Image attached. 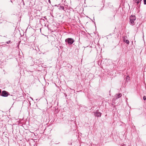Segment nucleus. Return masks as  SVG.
I'll list each match as a JSON object with an SVG mask.
<instances>
[{
  "label": "nucleus",
  "mask_w": 146,
  "mask_h": 146,
  "mask_svg": "<svg viewBox=\"0 0 146 146\" xmlns=\"http://www.w3.org/2000/svg\"><path fill=\"white\" fill-rule=\"evenodd\" d=\"M130 22L131 24L133 25L134 24V21L136 20V17L134 15H131L130 17Z\"/></svg>",
  "instance_id": "nucleus-1"
},
{
  "label": "nucleus",
  "mask_w": 146,
  "mask_h": 146,
  "mask_svg": "<svg viewBox=\"0 0 146 146\" xmlns=\"http://www.w3.org/2000/svg\"><path fill=\"white\" fill-rule=\"evenodd\" d=\"M65 41L69 44L71 45L74 42V40L71 38H68L65 40Z\"/></svg>",
  "instance_id": "nucleus-2"
},
{
  "label": "nucleus",
  "mask_w": 146,
  "mask_h": 146,
  "mask_svg": "<svg viewBox=\"0 0 146 146\" xmlns=\"http://www.w3.org/2000/svg\"><path fill=\"white\" fill-rule=\"evenodd\" d=\"M9 93L7 91L3 90L1 92V96L3 97H7L9 95Z\"/></svg>",
  "instance_id": "nucleus-3"
},
{
  "label": "nucleus",
  "mask_w": 146,
  "mask_h": 146,
  "mask_svg": "<svg viewBox=\"0 0 146 146\" xmlns=\"http://www.w3.org/2000/svg\"><path fill=\"white\" fill-rule=\"evenodd\" d=\"M95 115L98 117H100L101 115V113L99 111H97L96 112Z\"/></svg>",
  "instance_id": "nucleus-4"
},
{
  "label": "nucleus",
  "mask_w": 146,
  "mask_h": 146,
  "mask_svg": "<svg viewBox=\"0 0 146 146\" xmlns=\"http://www.w3.org/2000/svg\"><path fill=\"white\" fill-rule=\"evenodd\" d=\"M141 1L142 0H135V2L137 4H139L141 3Z\"/></svg>",
  "instance_id": "nucleus-5"
},
{
  "label": "nucleus",
  "mask_w": 146,
  "mask_h": 146,
  "mask_svg": "<svg viewBox=\"0 0 146 146\" xmlns=\"http://www.w3.org/2000/svg\"><path fill=\"white\" fill-rule=\"evenodd\" d=\"M121 96V94H118L116 95V96L117 98H118L119 97H120Z\"/></svg>",
  "instance_id": "nucleus-6"
},
{
  "label": "nucleus",
  "mask_w": 146,
  "mask_h": 146,
  "mask_svg": "<svg viewBox=\"0 0 146 146\" xmlns=\"http://www.w3.org/2000/svg\"><path fill=\"white\" fill-rule=\"evenodd\" d=\"M124 42H125L127 44H128L129 43V41L127 40H124Z\"/></svg>",
  "instance_id": "nucleus-7"
},
{
  "label": "nucleus",
  "mask_w": 146,
  "mask_h": 146,
  "mask_svg": "<svg viewBox=\"0 0 146 146\" xmlns=\"http://www.w3.org/2000/svg\"><path fill=\"white\" fill-rule=\"evenodd\" d=\"M143 99L145 100H146V96H144L143 97Z\"/></svg>",
  "instance_id": "nucleus-8"
},
{
  "label": "nucleus",
  "mask_w": 146,
  "mask_h": 146,
  "mask_svg": "<svg viewBox=\"0 0 146 146\" xmlns=\"http://www.w3.org/2000/svg\"><path fill=\"white\" fill-rule=\"evenodd\" d=\"M144 2V4L145 5L146 4V0H143Z\"/></svg>",
  "instance_id": "nucleus-9"
},
{
  "label": "nucleus",
  "mask_w": 146,
  "mask_h": 146,
  "mask_svg": "<svg viewBox=\"0 0 146 146\" xmlns=\"http://www.w3.org/2000/svg\"><path fill=\"white\" fill-rule=\"evenodd\" d=\"M10 42V41L9 40V41H8L6 43L7 44H9Z\"/></svg>",
  "instance_id": "nucleus-10"
},
{
  "label": "nucleus",
  "mask_w": 146,
  "mask_h": 146,
  "mask_svg": "<svg viewBox=\"0 0 146 146\" xmlns=\"http://www.w3.org/2000/svg\"><path fill=\"white\" fill-rule=\"evenodd\" d=\"M129 78V77H128V76H127V77L126 79H128V78Z\"/></svg>",
  "instance_id": "nucleus-11"
}]
</instances>
